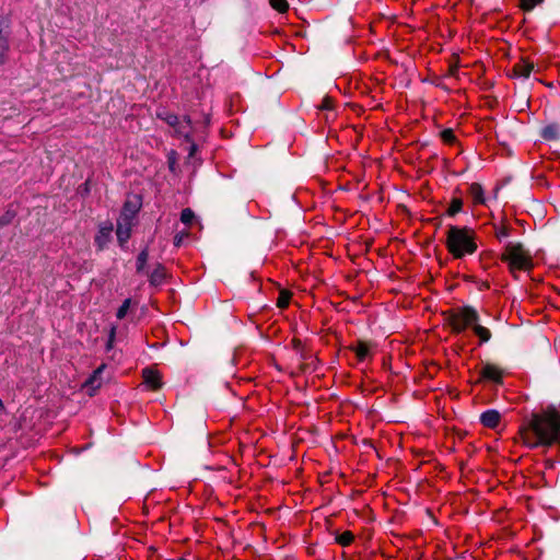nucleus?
I'll use <instances>...</instances> for the list:
<instances>
[{"instance_id":"1","label":"nucleus","mask_w":560,"mask_h":560,"mask_svg":"<svg viewBox=\"0 0 560 560\" xmlns=\"http://www.w3.org/2000/svg\"><path fill=\"white\" fill-rule=\"evenodd\" d=\"M520 436L528 448L549 447L560 442V415L547 409L532 417L520 427Z\"/></svg>"},{"instance_id":"2","label":"nucleus","mask_w":560,"mask_h":560,"mask_svg":"<svg viewBox=\"0 0 560 560\" xmlns=\"http://www.w3.org/2000/svg\"><path fill=\"white\" fill-rule=\"evenodd\" d=\"M445 246L454 259H462L477 252L476 233L468 226L450 225Z\"/></svg>"},{"instance_id":"3","label":"nucleus","mask_w":560,"mask_h":560,"mask_svg":"<svg viewBox=\"0 0 560 560\" xmlns=\"http://www.w3.org/2000/svg\"><path fill=\"white\" fill-rule=\"evenodd\" d=\"M500 260L508 266L513 278L517 272H530L534 269V259L530 252L522 243L509 242L500 254Z\"/></svg>"},{"instance_id":"4","label":"nucleus","mask_w":560,"mask_h":560,"mask_svg":"<svg viewBox=\"0 0 560 560\" xmlns=\"http://www.w3.org/2000/svg\"><path fill=\"white\" fill-rule=\"evenodd\" d=\"M479 320L477 311L471 306H464L448 316V324L454 334H462L467 327Z\"/></svg>"},{"instance_id":"5","label":"nucleus","mask_w":560,"mask_h":560,"mask_svg":"<svg viewBox=\"0 0 560 560\" xmlns=\"http://www.w3.org/2000/svg\"><path fill=\"white\" fill-rule=\"evenodd\" d=\"M158 117L164 120L168 126L173 127L177 136L188 138L191 129V121L189 117L184 116L180 118L168 112H160L158 113Z\"/></svg>"},{"instance_id":"6","label":"nucleus","mask_w":560,"mask_h":560,"mask_svg":"<svg viewBox=\"0 0 560 560\" xmlns=\"http://www.w3.org/2000/svg\"><path fill=\"white\" fill-rule=\"evenodd\" d=\"M132 220L131 217L121 213L117 220L116 235L118 243L122 246L130 238L131 235Z\"/></svg>"},{"instance_id":"7","label":"nucleus","mask_w":560,"mask_h":560,"mask_svg":"<svg viewBox=\"0 0 560 560\" xmlns=\"http://www.w3.org/2000/svg\"><path fill=\"white\" fill-rule=\"evenodd\" d=\"M113 224L110 222L101 223L94 237V244L97 250H104L112 240Z\"/></svg>"},{"instance_id":"8","label":"nucleus","mask_w":560,"mask_h":560,"mask_svg":"<svg viewBox=\"0 0 560 560\" xmlns=\"http://www.w3.org/2000/svg\"><path fill=\"white\" fill-rule=\"evenodd\" d=\"M480 377L485 381H490L495 384H502L503 370L495 364L486 363L480 371Z\"/></svg>"},{"instance_id":"9","label":"nucleus","mask_w":560,"mask_h":560,"mask_svg":"<svg viewBox=\"0 0 560 560\" xmlns=\"http://www.w3.org/2000/svg\"><path fill=\"white\" fill-rule=\"evenodd\" d=\"M501 413L495 409H488L480 415V423L488 429H497L501 423Z\"/></svg>"},{"instance_id":"10","label":"nucleus","mask_w":560,"mask_h":560,"mask_svg":"<svg viewBox=\"0 0 560 560\" xmlns=\"http://www.w3.org/2000/svg\"><path fill=\"white\" fill-rule=\"evenodd\" d=\"M143 383L151 390H159L162 387L161 374L153 369L147 368L142 371Z\"/></svg>"},{"instance_id":"11","label":"nucleus","mask_w":560,"mask_h":560,"mask_svg":"<svg viewBox=\"0 0 560 560\" xmlns=\"http://www.w3.org/2000/svg\"><path fill=\"white\" fill-rule=\"evenodd\" d=\"M534 69V63L526 59H521L512 68V77L517 79H528Z\"/></svg>"},{"instance_id":"12","label":"nucleus","mask_w":560,"mask_h":560,"mask_svg":"<svg viewBox=\"0 0 560 560\" xmlns=\"http://www.w3.org/2000/svg\"><path fill=\"white\" fill-rule=\"evenodd\" d=\"M371 347L372 345L370 342L358 340L355 343L350 345L348 348L350 351L355 353L360 362H363L368 358L372 357Z\"/></svg>"},{"instance_id":"13","label":"nucleus","mask_w":560,"mask_h":560,"mask_svg":"<svg viewBox=\"0 0 560 560\" xmlns=\"http://www.w3.org/2000/svg\"><path fill=\"white\" fill-rule=\"evenodd\" d=\"M469 196L472 199L474 205H485L486 199L483 196V188L478 183H472L468 189Z\"/></svg>"},{"instance_id":"14","label":"nucleus","mask_w":560,"mask_h":560,"mask_svg":"<svg viewBox=\"0 0 560 560\" xmlns=\"http://www.w3.org/2000/svg\"><path fill=\"white\" fill-rule=\"evenodd\" d=\"M540 135L545 140H557L560 136V125L556 122L549 124L541 129Z\"/></svg>"},{"instance_id":"15","label":"nucleus","mask_w":560,"mask_h":560,"mask_svg":"<svg viewBox=\"0 0 560 560\" xmlns=\"http://www.w3.org/2000/svg\"><path fill=\"white\" fill-rule=\"evenodd\" d=\"M471 327L480 343L488 342L491 339V331L487 327L479 325L478 322L472 324Z\"/></svg>"},{"instance_id":"16","label":"nucleus","mask_w":560,"mask_h":560,"mask_svg":"<svg viewBox=\"0 0 560 560\" xmlns=\"http://www.w3.org/2000/svg\"><path fill=\"white\" fill-rule=\"evenodd\" d=\"M9 51V39L8 35L0 28V65L5 63L7 55Z\"/></svg>"},{"instance_id":"17","label":"nucleus","mask_w":560,"mask_h":560,"mask_svg":"<svg viewBox=\"0 0 560 560\" xmlns=\"http://www.w3.org/2000/svg\"><path fill=\"white\" fill-rule=\"evenodd\" d=\"M463 199L459 198V197H454L451 202H450V206L447 208V211H446V214L448 217H454L456 215L457 213H459L462 210H463Z\"/></svg>"},{"instance_id":"18","label":"nucleus","mask_w":560,"mask_h":560,"mask_svg":"<svg viewBox=\"0 0 560 560\" xmlns=\"http://www.w3.org/2000/svg\"><path fill=\"white\" fill-rule=\"evenodd\" d=\"M335 540L340 546L348 547L353 542L354 535L352 532L346 530L343 533L337 534Z\"/></svg>"},{"instance_id":"19","label":"nucleus","mask_w":560,"mask_h":560,"mask_svg":"<svg viewBox=\"0 0 560 560\" xmlns=\"http://www.w3.org/2000/svg\"><path fill=\"white\" fill-rule=\"evenodd\" d=\"M165 277V269L162 265H158L156 268L150 275L151 284H160Z\"/></svg>"},{"instance_id":"20","label":"nucleus","mask_w":560,"mask_h":560,"mask_svg":"<svg viewBox=\"0 0 560 560\" xmlns=\"http://www.w3.org/2000/svg\"><path fill=\"white\" fill-rule=\"evenodd\" d=\"M148 259H149V249H148V247H145L139 253V255L137 257V272L140 273V272L144 271Z\"/></svg>"},{"instance_id":"21","label":"nucleus","mask_w":560,"mask_h":560,"mask_svg":"<svg viewBox=\"0 0 560 560\" xmlns=\"http://www.w3.org/2000/svg\"><path fill=\"white\" fill-rule=\"evenodd\" d=\"M105 369V364L100 365L93 374L88 378L85 385H89L91 387H98L101 385V382L98 381L100 375Z\"/></svg>"},{"instance_id":"22","label":"nucleus","mask_w":560,"mask_h":560,"mask_svg":"<svg viewBox=\"0 0 560 560\" xmlns=\"http://www.w3.org/2000/svg\"><path fill=\"white\" fill-rule=\"evenodd\" d=\"M291 296L292 294L290 291L281 290L277 299V306L279 308H287L290 304Z\"/></svg>"},{"instance_id":"23","label":"nucleus","mask_w":560,"mask_h":560,"mask_svg":"<svg viewBox=\"0 0 560 560\" xmlns=\"http://www.w3.org/2000/svg\"><path fill=\"white\" fill-rule=\"evenodd\" d=\"M272 9L280 13H284L289 10V3L287 0H269Z\"/></svg>"},{"instance_id":"24","label":"nucleus","mask_w":560,"mask_h":560,"mask_svg":"<svg viewBox=\"0 0 560 560\" xmlns=\"http://www.w3.org/2000/svg\"><path fill=\"white\" fill-rule=\"evenodd\" d=\"M16 212L15 210L8 209L1 217H0V228L9 225L12 223L13 219L15 218Z\"/></svg>"},{"instance_id":"25","label":"nucleus","mask_w":560,"mask_h":560,"mask_svg":"<svg viewBox=\"0 0 560 560\" xmlns=\"http://www.w3.org/2000/svg\"><path fill=\"white\" fill-rule=\"evenodd\" d=\"M441 139L446 144H454L456 142V136L454 131L450 128H446L441 131Z\"/></svg>"},{"instance_id":"26","label":"nucleus","mask_w":560,"mask_h":560,"mask_svg":"<svg viewBox=\"0 0 560 560\" xmlns=\"http://www.w3.org/2000/svg\"><path fill=\"white\" fill-rule=\"evenodd\" d=\"M195 220V213L190 208H185L182 210L180 213V221L186 224L190 225L192 221Z\"/></svg>"},{"instance_id":"27","label":"nucleus","mask_w":560,"mask_h":560,"mask_svg":"<svg viewBox=\"0 0 560 560\" xmlns=\"http://www.w3.org/2000/svg\"><path fill=\"white\" fill-rule=\"evenodd\" d=\"M544 0H521L520 8L523 11H532L536 5L542 3Z\"/></svg>"},{"instance_id":"28","label":"nucleus","mask_w":560,"mask_h":560,"mask_svg":"<svg viewBox=\"0 0 560 560\" xmlns=\"http://www.w3.org/2000/svg\"><path fill=\"white\" fill-rule=\"evenodd\" d=\"M130 305H131V300L130 299H126L122 302V304L120 305V307L118 308L117 314H116L118 319H122L127 315V313H128V311L130 308Z\"/></svg>"},{"instance_id":"29","label":"nucleus","mask_w":560,"mask_h":560,"mask_svg":"<svg viewBox=\"0 0 560 560\" xmlns=\"http://www.w3.org/2000/svg\"><path fill=\"white\" fill-rule=\"evenodd\" d=\"M458 69H459L458 57H456V60L453 63H450L446 75L451 77V78H456L458 74Z\"/></svg>"},{"instance_id":"30","label":"nucleus","mask_w":560,"mask_h":560,"mask_svg":"<svg viewBox=\"0 0 560 560\" xmlns=\"http://www.w3.org/2000/svg\"><path fill=\"white\" fill-rule=\"evenodd\" d=\"M510 235V228L505 226V225H502L500 226L499 229H497L495 231V237L498 240H502L504 237H508Z\"/></svg>"},{"instance_id":"31","label":"nucleus","mask_w":560,"mask_h":560,"mask_svg":"<svg viewBox=\"0 0 560 560\" xmlns=\"http://www.w3.org/2000/svg\"><path fill=\"white\" fill-rule=\"evenodd\" d=\"M322 109H331L332 108V100L330 97H325L320 105Z\"/></svg>"},{"instance_id":"32","label":"nucleus","mask_w":560,"mask_h":560,"mask_svg":"<svg viewBox=\"0 0 560 560\" xmlns=\"http://www.w3.org/2000/svg\"><path fill=\"white\" fill-rule=\"evenodd\" d=\"M301 343H302L301 340L293 339V346H294L295 349H299L301 347Z\"/></svg>"},{"instance_id":"33","label":"nucleus","mask_w":560,"mask_h":560,"mask_svg":"<svg viewBox=\"0 0 560 560\" xmlns=\"http://www.w3.org/2000/svg\"><path fill=\"white\" fill-rule=\"evenodd\" d=\"M175 240H176L175 244H176V245H179V243H180V238H177V237H176Z\"/></svg>"}]
</instances>
